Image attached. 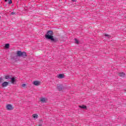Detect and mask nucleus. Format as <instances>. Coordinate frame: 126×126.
<instances>
[{
    "mask_svg": "<svg viewBox=\"0 0 126 126\" xmlns=\"http://www.w3.org/2000/svg\"><path fill=\"white\" fill-rule=\"evenodd\" d=\"M22 87H26V84H23L22 85Z\"/></svg>",
    "mask_w": 126,
    "mask_h": 126,
    "instance_id": "obj_21",
    "label": "nucleus"
},
{
    "mask_svg": "<svg viewBox=\"0 0 126 126\" xmlns=\"http://www.w3.org/2000/svg\"><path fill=\"white\" fill-rule=\"evenodd\" d=\"M79 108L82 109V110H87V106L85 105H79Z\"/></svg>",
    "mask_w": 126,
    "mask_h": 126,
    "instance_id": "obj_11",
    "label": "nucleus"
},
{
    "mask_svg": "<svg viewBox=\"0 0 126 126\" xmlns=\"http://www.w3.org/2000/svg\"><path fill=\"white\" fill-rule=\"evenodd\" d=\"M16 15V13L14 12H12L10 14V15Z\"/></svg>",
    "mask_w": 126,
    "mask_h": 126,
    "instance_id": "obj_19",
    "label": "nucleus"
},
{
    "mask_svg": "<svg viewBox=\"0 0 126 126\" xmlns=\"http://www.w3.org/2000/svg\"><path fill=\"white\" fill-rule=\"evenodd\" d=\"M4 6H6V4L4 5Z\"/></svg>",
    "mask_w": 126,
    "mask_h": 126,
    "instance_id": "obj_25",
    "label": "nucleus"
},
{
    "mask_svg": "<svg viewBox=\"0 0 126 126\" xmlns=\"http://www.w3.org/2000/svg\"><path fill=\"white\" fill-rule=\"evenodd\" d=\"M118 75L120 77H126V73L124 72H119L118 73Z\"/></svg>",
    "mask_w": 126,
    "mask_h": 126,
    "instance_id": "obj_10",
    "label": "nucleus"
},
{
    "mask_svg": "<svg viewBox=\"0 0 126 126\" xmlns=\"http://www.w3.org/2000/svg\"><path fill=\"white\" fill-rule=\"evenodd\" d=\"M10 79L11 80L10 82L12 84H16V79H15V77H11Z\"/></svg>",
    "mask_w": 126,
    "mask_h": 126,
    "instance_id": "obj_7",
    "label": "nucleus"
},
{
    "mask_svg": "<svg viewBox=\"0 0 126 126\" xmlns=\"http://www.w3.org/2000/svg\"><path fill=\"white\" fill-rule=\"evenodd\" d=\"M32 84H33V85H35V86H39V85L41 84V82L39 81H33Z\"/></svg>",
    "mask_w": 126,
    "mask_h": 126,
    "instance_id": "obj_9",
    "label": "nucleus"
},
{
    "mask_svg": "<svg viewBox=\"0 0 126 126\" xmlns=\"http://www.w3.org/2000/svg\"><path fill=\"white\" fill-rule=\"evenodd\" d=\"M44 37L46 40H49L51 43H53L54 44L59 42V38L54 36V31L52 30L47 31Z\"/></svg>",
    "mask_w": 126,
    "mask_h": 126,
    "instance_id": "obj_2",
    "label": "nucleus"
},
{
    "mask_svg": "<svg viewBox=\"0 0 126 126\" xmlns=\"http://www.w3.org/2000/svg\"><path fill=\"white\" fill-rule=\"evenodd\" d=\"M32 117H33V119H35V120H36V119H38V118H39V116H38V115L37 114H33Z\"/></svg>",
    "mask_w": 126,
    "mask_h": 126,
    "instance_id": "obj_14",
    "label": "nucleus"
},
{
    "mask_svg": "<svg viewBox=\"0 0 126 126\" xmlns=\"http://www.w3.org/2000/svg\"><path fill=\"white\" fill-rule=\"evenodd\" d=\"M62 38H63V36H62Z\"/></svg>",
    "mask_w": 126,
    "mask_h": 126,
    "instance_id": "obj_24",
    "label": "nucleus"
},
{
    "mask_svg": "<svg viewBox=\"0 0 126 126\" xmlns=\"http://www.w3.org/2000/svg\"><path fill=\"white\" fill-rule=\"evenodd\" d=\"M1 18V16H0V19Z\"/></svg>",
    "mask_w": 126,
    "mask_h": 126,
    "instance_id": "obj_23",
    "label": "nucleus"
},
{
    "mask_svg": "<svg viewBox=\"0 0 126 126\" xmlns=\"http://www.w3.org/2000/svg\"><path fill=\"white\" fill-rule=\"evenodd\" d=\"M77 0H71L73 2L77 1Z\"/></svg>",
    "mask_w": 126,
    "mask_h": 126,
    "instance_id": "obj_22",
    "label": "nucleus"
},
{
    "mask_svg": "<svg viewBox=\"0 0 126 126\" xmlns=\"http://www.w3.org/2000/svg\"><path fill=\"white\" fill-rule=\"evenodd\" d=\"M4 78L5 79H10L11 78V77H10V75H7L4 76Z\"/></svg>",
    "mask_w": 126,
    "mask_h": 126,
    "instance_id": "obj_16",
    "label": "nucleus"
},
{
    "mask_svg": "<svg viewBox=\"0 0 126 126\" xmlns=\"http://www.w3.org/2000/svg\"><path fill=\"white\" fill-rule=\"evenodd\" d=\"M28 57L27 53L25 51L22 52L21 50H17L16 53L12 52L11 55V60H12L14 63L19 61V58L26 59Z\"/></svg>",
    "mask_w": 126,
    "mask_h": 126,
    "instance_id": "obj_1",
    "label": "nucleus"
},
{
    "mask_svg": "<svg viewBox=\"0 0 126 126\" xmlns=\"http://www.w3.org/2000/svg\"><path fill=\"white\" fill-rule=\"evenodd\" d=\"M8 85H9V82H6V81L3 82L1 84V87H2V88H5V87H7Z\"/></svg>",
    "mask_w": 126,
    "mask_h": 126,
    "instance_id": "obj_5",
    "label": "nucleus"
},
{
    "mask_svg": "<svg viewBox=\"0 0 126 126\" xmlns=\"http://www.w3.org/2000/svg\"><path fill=\"white\" fill-rule=\"evenodd\" d=\"M47 101H48V98L46 97H40V102L41 103H47Z\"/></svg>",
    "mask_w": 126,
    "mask_h": 126,
    "instance_id": "obj_6",
    "label": "nucleus"
},
{
    "mask_svg": "<svg viewBox=\"0 0 126 126\" xmlns=\"http://www.w3.org/2000/svg\"><path fill=\"white\" fill-rule=\"evenodd\" d=\"M2 81H4L3 79L2 78V77H0V83H1Z\"/></svg>",
    "mask_w": 126,
    "mask_h": 126,
    "instance_id": "obj_20",
    "label": "nucleus"
},
{
    "mask_svg": "<svg viewBox=\"0 0 126 126\" xmlns=\"http://www.w3.org/2000/svg\"><path fill=\"white\" fill-rule=\"evenodd\" d=\"M57 77L59 79H63V78H64V77H65V76L64 75V74H59L57 75Z\"/></svg>",
    "mask_w": 126,
    "mask_h": 126,
    "instance_id": "obj_8",
    "label": "nucleus"
},
{
    "mask_svg": "<svg viewBox=\"0 0 126 126\" xmlns=\"http://www.w3.org/2000/svg\"><path fill=\"white\" fill-rule=\"evenodd\" d=\"M104 35L105 36V37H107L108 38H111V35H110L109 34L104 33Z\"/></svg>",
    "mask_w": 126,
    "mask_h": 126,
    "instance_id": "obj_17",
    "label": "nucleus"
},
{
    "mask_svg": "<svg viewBox=\"0 0 126 126\" xmlns=\"http://www.w3.org/2000/svg\"><path fill=\"white\" fill-rule=\"evenodd\" d=\"M43 123H44L43 120H39L38 121V124H43Z\"/></svg>",
    "mask_w": 126,
    "mask_h": 126,
    "instance_id": "obj_18",
    "label": "nucleus"
},
{
    "mask_svg": "<svg viewBox=\"0 0 126 126\" xmlns=\"http://www.w3.org/2000/svg\"><path fill=\"white\" fill-rule=\"evenodd\" d=\"M6 109L7 111H11L14 109V107L12 106V105L10 104H8L6 105Z\"/></svg>",
    "mask_w": 126,
    "mask_h": 126,
    "instance_id": "obj_3",
    "label": "nucleus"
},
{
    "mask_svg": "<svg viewBox=\"0 0 126 126\" xmlns=\"http://www.w3.org/2000/svg\"><path fill=\"white\" fill-rule=\"evenodd\" d=\"M57 89L58 90V91H62V90L64 89V86L63 84H58Z\"/></svg>",
    "mask_w": 126,
    "mask_h": 126,
    "instance_id": "obj_4",
    "label": "nucleus"
},
{
    "mask_svg": "<svg viewBox=\"0 0 126 126\" xmlns=\"http://www.w3.org/2000/svg\"><path fill=\"white\" fill-rule=\"evenodd\" d=\"M10 47V44L9 43H6L4 45L5 49H8Z\"/></svg>",
    "mask_w": 126,
    "mask_h": 126,
    "instance_id": "obj_12",
    "label": "nucleus"
},
{
    "mask_svg": "<svg viewBox=\"0 0 126 126\" xmlns=\"http://www.w3.org/2000/svg\"><path fill=\"white\" fill-rule=\"evenodd\" d=\"M75 44H77V45H79V40L77 39V38H74Z\"/></svg>",
    "mask_w": 126,
    "mask_h": 126,
    "instance_id": "obj_15",
    "label": "nucleus"
},
{
    "mask_svg": "<svg viewBox=\"0 0 126 126\" xmlns=\"http://www.w3.org/2000/svg\"><path fill=\"white\" fill-rule=\"evenodd\" d=\"M5 2H7L8 4H11L12 3V0H4Z\"/></svg>",
    "mask_w": 126,
    "mask_h": 126,
    "instance_id": "obj_13",
    "label": "nucleus"
}]
</instances>
